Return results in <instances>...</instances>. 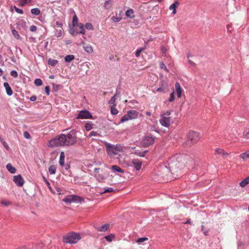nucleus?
Wrapping results in <instances>:
<instances>
[{"label":"nucleus","instance_id":"10","mask_svg":"<svg viewBox=\"0 0 249 249\" xmlns=\"http://www.w3.org/2000/svg\"><path fill=\"white\" fill-rule=\"evenodd\" d=\"M77 119H92V116L90 113L89 111L87 110H83L80 111L77 116L76 117Z\"/></svg>","mask_w":249,"mask_h":249},{"label":"nucleus","instance_id":"36","mask_svg":"<svg viewBox=\"0 0 249 249\" xmlns=\"http://www.w3.org/2000/svg\"><path fill=\"white\" fill-rule=\"evenodd\" d=\"M113 148L116 152L122 151V148L120 145H113Z\"/></svg>","mask_w":249,"mask_h":249},{"label":"nucleus","instance_id":"45","mask_svg":"<svg viewBox=\"0 0 249 249\" xmlns=\"http://www.w3.org/2000/svg\"><path fill=\"white\" fill-rule=\"evenodd\" d=\"M0 141L1 142L2 144H3V145L5 148V149L6 150H8L9 148L8 145H7L6 142L4 141H3V140L0 137Z\"/></svg>","mask_w":249,"mask_h":249},{"label":"nucleus","instance_id":"51","mask_svg":"<svg viewBox=\"0 0 249 249\" xmlns=\"http://www.w3.org/2000/svg\"><path fill=\"white\" fill-rule=\"evenodd\" d=\"M1 203L2 205H3L5 206H9L10 204H11V202L10 201H6V200H2L1 201Z\"/></svg>","mask_w":249,"mask_h":249},{"label":"nucleus","instance_id":"50","mask_svg":"<svg viewBox=\"0 0 249 249\" xmlns=\"http://www.w3.org/2000/svg\"><path fill=\"white\" fill-rule=\"evenodd\" d=\"M23 136L27 139H30L31 138V136L28 131H25L23 133Z\"/></svg>","mask_w":249,"mask_h":249},{"label":"nucleus","instance_id":"15","mask_svg":"<svg viewBox=\"0 0 249 249\" xmlns=\"http://www.w3.org/2000/svg\"><path fill=\"white\" fill-rule=\"evenodd\" d=\"M83 47L84 50L88 53H91L93 52V48L91 45L84 42H82Z\"/></svg>","mask_w":249,"mask_h":249},{"label":"nucleus","instance_id":"37","mask_svg":"<svg viewBox=\"0 0 249 249\" xmlns=\"http://www.w3.org/2000/svg\"><path fill=\"white\" fill-rule=\"evenodd\" d=\"M115 237V236L113 234H110L108 235H107V236H106L105 237V238H106V239L108 241V242H111L112 241V239L114 238Z\"/></svg>","mask_w":249,"mask_h":249},{"label":"nucleus","instance_id":"59","mask_svg":"<svg viewBox=\"0 0 249 249\" xmlns=\"http://www.w3.org/2000/svg\"><path fill=\"white\" fill-rule=\"evenodd\" d=\"M30 100L34 102L36 100V97L35 95H33L30 97Z\"/></svg>","mask_w":249,"mask_h":249},{"label":"nucleus","instance_id":"31","mask_svg":"<svg viewBox=\"0 0 249 249\" xmlns=\"http://www.w3.org/2000/svg\"><path fill=\"white\" fill-rule=\"evenodd\" d=\"M93 124L91 122H89L85 124V127L87 131H89L92 129Z\"/></svg>","mask_w":249,"mask_h":249},{"label":"nucleus","instance_id":"56","mask_svg":"<svg viewBox=\"0 0 249 249\" xmlns=\"http://www.w3.org/2000/svg\"><path fill=\"white\" fill-rule=\"evenodd\" d=\"M36 28L35 25H32L30 27V30L31 32H34L36 31Z\"/></svg>","mask_w":249,"mask_h":249},{"label":"nucleus","instance_id":"54","mask_svg":"<svg viewBox=\"0 0 249 249\" xmlns=\"http://www.w3.org/2000/svg\"><path fill=\"white\" fill-rule=\"evenodd\" d=\"M10 74L14 77H17L18 76V72L15 70L12 71Z\"/></svg>","mask_w":249,"mask_h":249},{"label":"nucleus","instance_id":"22","mask_svg":"<svg viewBox=\"0 0 249 249\" xmlns=\"http://www.w3.org/2000/svg\"><path fill=\"white\" fill-rule=\"evenodd\" d=\"M127 114L129 116H131L132 119H135L137 117L138 113L134 110H131L127 112Z\"/></svg>","mask_w":249,"mask_h":249},{"label":"nucleus","instance_id":"61","mask_svg":"<svg viewBox=\"0 0 249 249\" xmlns=\"http://www.w3.org/2000/svg\"><path fill=\"white\" fill-rule=\"evenodd\" d=\"M43 180L44 181V182L48 185H50V183L48 181V180L46 179V178L44 177V176H43Z\"/></svg>","mask_w":249,"mask_h":249},{"label":"nucleus","instance_id":"55","mask_svg":"<svg viewBox=\"0 0 249 249\" xmlns=\"http://www.w3.org/2000/svg\"><path fill=\"white\" fill-rule=\"evenodd\" d=\"M14 9L15 11L19 14H22L23 13V11L22 9H20L18 8H17L16 6H14Z\"/></svg>","mask_w":249,"mask_h":249},{"label":"nucleus","instance_id":"34","mask_svg":"<svg viewBox=\"0 0 249 249\" xmlns=\"http://www.w3.org/2000/svg\"><path fill=\"white\" fill-rule=\"evenodd\" d=\"M146 48V47L144 46V47H142V48H139L136 52V53H135V55L136 57H139L141 54V53Z\"/></svg>","mask_w":249,"mask_h":249},{"label":"nucleus","instance_id":"42","mask_svg":"<svg viewBox=\"0 0 249 249\" xmlns=\"http://www.w3.org/2000/svg\"><path fill=\"white\" fill-rule=\"evenodd\" d=\"M12 32L13 36H14V37L16 38H17L18 39L19 38V36L18 32L15 29L12 30Z\"/></svg>","mask_w":249,"mask_h":249},{"label":"nucleus","instance_id":"58","mask_svg":"<svg viewBox=\"0 0 249 249\" xmlns=\"http://www.w3.org/2000/svg\"><path fill=\"white\" fill-rule=\"evenodd\" d=\"M163 87H160L157 89V90L159 92H165L166 91L163 90Z\"/></svg>","mask_w":249,"mask_h":249},{"label":"nucleus","instance_id":"38","mask_svg":"<svg viewBox=\"0 0 249 249\" xmlns=\"http://www.w3.org/2000/svg\"><path fill=\"white\" fill-rule=\"evenodd\" d=\"M116 106H111V113L112 115H116L118 113V111L115 108Z\"/></svg>","mask_w":249,"mask_h":249},{"label":"nucleus","instance_id":"20","mask_svg":"<svg viewBox=\"0 0 249 249\" xmlns=\"http://www.w3.org/2000/svg\"><path fill=\"white\" fill-rule=\"evenodd\" d=\"M6 168L8 171L12 174H14L16 172V169L15 167L13 166L10 163H8L6 165Z\"/></svg>","mask_w":249,"mask_h":249},{"label":"nucleus","instance_id":"41","mask_svg":"<svg viewBox=\"0 0 249 249\" xmlns=\"http://www.w3.org/2000/svg\"><path fill=\"white\" fill-rule=\"evenodd\" d=\"M85 28L88 30H93L94 29L92 25L90 23H87L85 24Z\"/></svg>","mask_w":249,"mask_h":249},{"label":"nucleus","instance_id":"25","mask_svg":"<svg viewBox=\"0 0 249 249\" xmlns=\"http://www.w3.org/2000/svg\"><path fill=\"white\" fill-rule=\"evenodd\" d=\"M111 169L115 172L118 173H124V171L119 166L114 165L112 166Z\"/></svg>","mask_w":249,"mask_h":249},{"label":"nucleus","instance_id":"5","mask_svg":"<svg viewBox=\"0 0 249 249\" xmlns=\"http://www.w3.org/2000/svg\"><path fill=\"white\" fill-rule=\"evenodd\" d=\"M81 239L79 233L71 232L63 237L62 241L66 244H75Z\"/></svg>","mask_w":249,"mask_h":249},{"label":"nucleus","instance_id":"18","mask_svg":"<svg viewBox=\"0 0 249 249\" xmlns=\"http://www.w3.org/2000/svg\"><path fill=\"white\" fill-rule=\"evenodd\" d=\"M239 157L242 159L243 161H247V160L249 159V151L241 153Z\"/></svg>","mask_w":249,"mask_h":249},{"label":"nucleus","instance_id":"24","mask_svg":"<svg viewBox=\"0 0 249 249\" xmlns=\"http://www.w3.org/2000/svg\"><path fill=\"white\" fill-rule=\"evenodd\" d=\"M109 225L108 224H106L101 226V227L97 228V230L99 231H106L109 228Z\"/></svg>","mask_w":249,"mask_h":249},{"label":"nucleus","instance_id":"44","mask_svg":"<svg viewBox=\"0 0 249 249\" xmlns=\"http://www.w3.org/2000/svg\"><path fill=\"white\" fill-rule=\"evenodd\" d=\"M160 67L161 69H163L165 70L166 71H168V69H167L165 64L163 63V62H161L160 63Z\"/></svg>","mask_w":249,"mask_h":249},{"label":"nucleus","instance_id":"29","mask_svg":"<svg viewBox=\"0 0 249 249\" xmlns=\"http://www.w3.org/2000/svg\"><path fill=\"white\" fill-rule=\"evenodd\" d=\"M75 57L73 55L69 54L65 57V61L66 62H70L74 59Z\"/></svg>","mask_w":249,"mask_h":249},{"label":"nucleus","instance_id":"52","mask_svg":"<svg viewBox=\"0 0 249 249\" xmlns=\"http://www.w3.org/2000/svg\"><path fill=\"white\" fill-rule=\"evenodd\" d=\"M98 135H99V134L97 132L92 131L89 133V137H91L92 136H96Z\"/></svg>","mask_w":249,"mask_h":249},{"label":"nucleus","instance_id":"3","mask_svg":"<svg viewBox=\"0 0 249 249\" xmlns=\"http://www.w3.org/2000/svg\"><path fill=\"white\" fill-rule=\"evenodd\" d=\"M200 139L199 133L194 131H190L187 134L185 144L191 147L198 142Z\"/></svg>","mask_w":249,"mask_h":249},{"label":"nucleus","instance_id":"49","mask_svg":"<svg viewBox=\"0 0 249 249\" xmlns=\"http://www.w3.org/2000/svg\"><path fill=\"white\" fill-rule=\"evenodd\" d=\"M121 19H122V18L120 17H115V16H113L112 17V20L115 22H118L120 21L121 20Z\"/></svg>","mask_w":249,"mask_h":249},{"label":"nucleus","instance_id":"1","mask_svg":"<svg viewBox=\"0 0 249 249\" xmlns=\"http://www.w3.org/2000/svg\"><path fill=\"white\" fill-rule=\"evenodd\" d=\"M190 158L189 156L184 154H178L174 156V160L172 165L173 173L176 174V177L172 176V178L177 179L178 177V173L181 172L182 169L184 168L185 164L187 163V160Z\"/></svg>","mask_w":249,"mask_h":249},{"label":"nucleus","instance_id":"23","mask_svg":"<svg viewBox=\"0 0 249 249\" xmlns=\"http://www.w3.org/2000/svg\"><path fill=\"white\" fill-rule=\"evenodd\" d=\"M65 160V153L64 152L60 153V159H59V164L61 166H63L64 165Z\"/></svg>","mask_w":249,"mask_h":249},{"label":"nucleus","instance_id":"46","mask_svg":"<svg viewBox=\"0 0 249 249\" xmlns=\"http://www.w3.org/2000/svg\"><path fill=\"white\" fill-rule=\"evenodd\" d=\"M32 0H20V5L22 6H24L27 3L30 2Z\"/></svg>","mask_w":249,"mask_h":249},{"label":"nucleus","instance_id":"2","mask_svg":"<svg viewBox=\"0 0 249 249\" xmlns=\"http://www.w3.org/2000/svg\"><path fill=\"white\" fill-rule=\"evenodd\" d=\"M66 142L65 134H62L49 141L47 145L51 147L66 146Z\"/></svg>","mask_w":249,"mask_h":249},{"label":"nucleus","instance_id":"17","mask_svg":"<svg viewBox=\"0 0 249 249\" xmlns=\"http://www.w3.org/2000/svg\"><path fill=\"white\" fill-rule=\"evenodd\" d=\"M3 86L6 89V93L8 95L11 96L13 94V91L7 82H4Z\"/></svg>","mask_w":249,"mask_h":249},{"label":"nucleus","instance_id":"53","mask_svg":"<svg viewBox=\"0 0 249 249\" xmlns=\"http://www.w3.org/2000/svg\"><path fill=\"white\" fill-rule=\"evenodd\" d=\"M111 4V1L110 0L106 1L105 3V7L106 9H108L110 7L109 5Z\"/></svg>","mask_w":249,"mask_h":249},{"label":"nucleus","instance_id":"30","mask_svg":"<svg viewBox=\"0 0 249 249\" xmlns=\"http://www.w3.org/2000/svg\"><path fill=\"white\" fill-rule=\"evenodd\" d=\"M58 63V61L55 59L49 58L48 61V64L52 66H54Z\"/></svg>","mask_w":249,"mask_h":249},{"label":"nucleus","instance_id":"48","mask_svg":"<svg viewBox=\"0 0 249 249\" xmlns=\"http://www.w3.org/2000/svg\"><path fill=\"white\" fill-rule=\"evenodd\" d=\"M180 3L178 0H176L173 4H172V8H175L176 9L178 7Z\"/></svg>","mask_w":249,"mask_h":249},{"label":"nucleus","instance_id":"32","mask_svg":"<svg viewBox=\"0 0 249 249\" xmlns=\"http://www.w3.org/2000/svg\"><path fill=\"white\" fill-rule=\"evenodd\" d=\"M130 119H132V117L129 116L128 114L127 113L126 114L124 115L121 119V122L123 123Z\"/></svg>","mask_w":249,"mask_h":249},{"label":"nucleus","instance_id":"8","mask_svg":"<svg viewBox=\"0 0 249 249\" xmlns=\"http://www.w3.org/2000/svg\"><path fill=\"white\" fill-rule=\"evenodd\" d=\"M171 114L170 110L167 111L166 113L162 114L161 116L160 123L162 125L168 127L170 125V117H169Z\"/></svg>","mask_w":249,"mask_h":249},{"label":"nucleus","instance_id":"26","mask_svg":"<svg viewBox=\"0 0 249 249\" xmlns=\"http://www.w3.org/2000/svg\"><path fill=\"white\" fill-rule=\"evenodd\" d=\"M249 183V176L244 179L240 183V185L242 187H245Z\"/></svg>","mask_w":249,"mask_h":249},{"label":"nucleus","instance_id":"21","mask_svg":"<svg viewBox=\"0 0 249 249\" xmlns=\"http://www.w3.org/2000/svg\"><path fill=\"white\" fill-rule=\"evenodd\" d=\"M95 178L100 182H102L106 178V177L103 174H98L95 175Z\"/></svg>","mask_w":249,"mask_h":249},{"label":"nucleus","instance_id":"63","mask_svg":"<svg viewBox=\"0 0 249 249\" xmlns=\"http://www.w3.org/2000/svg\"><path fill=\"white\" fill-rule=\"evenodd\" d=\"M70 167V163H66V165H65V169L66 170H68L69 168Z\"/></svg>","mask_w":249,"mask_h":249},{"label":"nucleus","instance_id":"39","mask_svg":"<svg viewBox=\"0 0 249 249\" xmlns=\"http://www.w3.org/2000/svg\"><path fill=\"white\" fill-rule=\"evenodd\" d=\"M34 83L36 86H40L42 85V81L39 78L36 79Z\"/></svg>","mask_w":249,"mask_h":249},{"label":"nucleus","instance_id":"40","mask_svg":"<svg viewBox=\"0 0 249 249\" xmlns=\"http://www.w3.org/2000/svg\"><path fill=\"white\" fill-rule=\"evenodd\" d=\"M161 87H163V89H164L163 90H164V91H165L166 92L169 90L167 85L165 82H162Z\"/></svg>","mask_w":249,"mask_h":249},{"label":"nucleus","instance_id":"4","mask_svg":"<svg viewBox=\"0 0 249 249\" xmlns=\"http://www.w3.org/2000/svg\"><path fill=\"white\" fill-rule=\"evenodd\" d=\"M78 18L75 14L72 18V26L74 28H75V26H79V29H74L73 28H71L70 29V33L73 36H75L78 34H85V29L83 24L78 23Z\"/></svg>","mask_w":249,"mask_h":249},{"label":"nucleus","instance_id":"35","mask_svg":"<svg viewBox=\"0 0 249 249\" xmlns=\"http://www.w3.org/2000/svg\"><path fill=\"white\" fill-rule=\"evenodd\" d=\"M148 152L147 150L144 151L143 152H140V151H136L135 154H136L138 156H139L140 157H144L146 154V153Z\"/></svg>","mask_w":249,"mask_h":249},{"label":"nucleus","instance_id":"16","mask_svg":"<svg viewBox=\"0 0 249 249\" xmlns=\"http://www.w3.org/2000/svg\"><path fill=\"white\" fill-rule=\"evenodd\" d=\"M120 93V92H117L116 93V94L113 97H112L111 99L109 101L108 104L110 105H111L112 106H116V97L119 96Z\"/></svg>","mask_w":249,"mask_h":249},{"label":"nucleus","instance_id":"57","mask_svg":"<svg viewBox=\"0 0 249 249\" xmlns=\"http://www.w3.org/2000/svg\"><path fill=\"white\" fill-rule=\"evenodd\" d=\"M50 87L48 86H46L45 88V91L46 94L47 95H49L50 94Z\"/></svg>","mask_w":249,"mask_h":249},{"label":"nucleus","instance_id":"27","mask_svg":"<svg viewBox=\"0 0 249 249\" xmlns=\"http://www.w3.org/2000/svg\"><path fill=\"white\" fill-rule=\"evenodd\" d=\"M56 167L54 165H51L49 168V172L50 174H54L56 172Z\"/></svg>","mask_w":249,"mask_h":249},{"label":"nucleus","instance_id":"64","mask_svg":"<svg viewBox=\"0 0 249 249\" xmlns=\"http://www.w3.org/2000/svg\"><path fill=\"white\" fill-rule=\"evenodd\" d=\"M55 24L58 26H61L62 25V24L58 21H56Z\"/></svg>","mask_w":249,"mask_h":249},{"label":"nucleus","instance_id":"9","mask_svg":"<svg viewBox=\"0 0 249 249\" xmlns=\"http://www.w3.org/2000/svg\"><path fill=\"white\" fill-rule=\"evenodd\" d=\"M155 142V138L152 136H147L144 137L142 142V145L143 147H147L152 145Z\"/></svg>","mask_w":249,"mask_h":249},{"label":"nucleus","instance_id":"43","mask_svg":"<svg viewBox=\"0 0 249 249\" xmlns=\"http://www.w3.org/2000/svg\"><path fill=\"white\" fill-rule=\"evenodd\" d=\"M114 191V190L112 187H110L107 189H106L103 192H101V194H104L105 193H109V192H113Z\"/></svg>","mask_w":249,"mask_h":249},{"label":"nucleus","instance_id":"14","mask_svg":"<svg viewBox=\"0 0 249 249\" xmlns=\"http://www.w3.org/2000/svg\"><path fill=\"white\" fill-rule=\"evenodd\" d=\"M132 163L133 164L137 171L139 170L141 168L142 163L139 160L134 159L132 161Z\"/></svg>","mask_w":249,"mask_h":249},{"label":"nucleus","instance_id":"7","mask_svg":"<svg viewBox=\"0 0 249 249\" xmlns=\"http://www.w3.org/2000/svg\"><path fill=\"white\" fill-rule=\"evenodd\" d=\"M67 205L70 204L73 202H81L84 201L82 198L76 195H69L62 199Z\"/></svg>","mask_w":249,"mask_h":249},{"label":"nucleus","instance_id":"13","mask_svg":"<svg viewBox=\"0 0 249 249\" xmlns=\"http://www.w3.org/2000/svg\"><path fill=\"white\" fill-rule=\"evenodd\" d=\"M175 92L177 93L178 97L180 98L181 97L182 94L183 92V90L181 88L180 85L178 82H176L175 85Z\"/></svg>","mask_w":249,"mask_h":249},{"label":"nucleus","instance_id":"12","mask_svg":"<svg viewBox=\"0 0 249 249\" xmlns=\"http://www.w3.org/2000/svg\"><path fill=\"white\" fill-rule=\"evenodd\" d=\"M13 181L17 186L19 187L22 186L24 184V179L20 175L15 176L14 177Z\"/></svg>","mask_w":249,"mask_h":249},{"label":"nucleus","instance_id":"33","mask_svg":"<svg viewBox=\"0 0 249 249\" xmlns=\"http://www.w3.org/2000/svg\"><path fill=\"white\" fill-rule=\"evenodd\" d=\"M31 12L32 14L37 16L40 13V10L37 8H33L31 9Z\"/></svg>","mask_w":249,"mask_h":249},{"label":"nucleus","instance_id":"60","mask_svg":"<svg viewBox=\"0 0 249 249\" xmlns=\"http://www.w3.org/2000/svg\"><path fill=\"white\" fill-rule=\"evenodd\" d=\"M244 135L245 138L249 139V130L248 131H246L244 133Z\"/></svg>","mask_w":249,"mask_h":249},{"label":"nucleus","instance_id":"6","mask_svg":"<svg viewBox=\"0 0 249 249\" xmlns=\"http://www.w3.org/2000/svg\"><path fill=\"white\" fill-rule=\"evenodd\" d=\"M66 146L73 145L77 142L76 131L71 130L68 134L65 135Z\"/></svg>","mask_w":249,"mask_h":249},{"label":"nucleus","instance_id":"28","mask_svg":"<svg viewBox=\"0 0 249 249\" xmlns=\"http://www.w3.org/2000/svg\"><path fill=\"white\" fill-rule=\"evenodd\" d=\"M133 13H134L133 10L132 9H130L126 11L125 15L126 17L132 18L134 17V15H133Z\"/></svg>","mask_w":249,"mask_h":249},{"label":"nucleus","instance_id":"19","mask_svg":"<svg viewBox=\"0 0 249 249\" xmlns=\"http://www.w3.org/2000/svg\"><path fill=\"white\" fill-rule=\"evenodd\" d=\"M218 154L220 155L227 156L228 154L225 152L224 150L222 148H216L215 149L214 155Z\"/></svg>","mask_w":249,"mask_h":249},{"label":"nucleus","instance_id":"47","mask_svg":"<svg viewBox=\"0 0 249 249\" xmlns=\"http://www.w3.org/2000/svg\"><path fill=\"white\" fill-rule=\"evenodd\" d=\"M148 240V238H146V237H142V238H139L137 241V242L139 243V244H141L142 242H143L144 241H146Z\"/></svg>","mask_w":249,"mask_h":249},{"label":"nucleus","instance_id":"62","mask_svg":"<svg viewBox=\"0 0 249 249\" xmlns=\"http://www.w3.org/2000/svg\"><path fill=\"white\" fill-rule=\"evenodd\" d=\"M188 61L189 63L193 67H195L196 66V64L191 60H189Z\"/></svg>","mask_w":249,"mask_h":249},{"label":"nucleus","instance_id":"11","mask_svg":"<svg viewBox=\"0 0 249 249\" xmlns=\"http://www.w3.org/2000/svg\"><path fill=\"white\" fill-rule=\"evenodd\" d=\"M104 144L106 146L107 154L109 156H114L117 154V152H116L113 148V145L107 142H105Z\"/></svg>","mask_w":249,"mask_h":249}]
</instances>
